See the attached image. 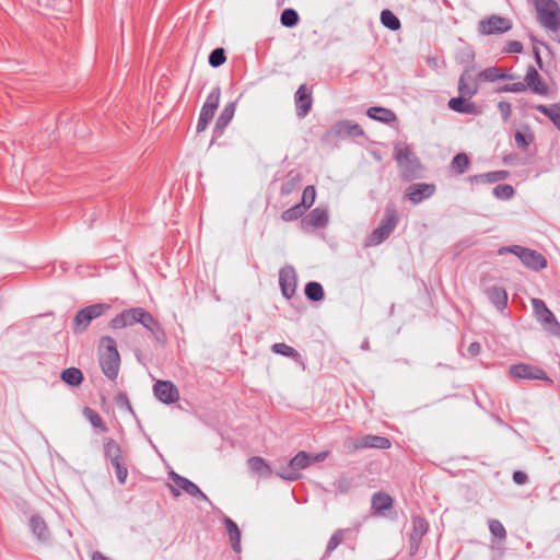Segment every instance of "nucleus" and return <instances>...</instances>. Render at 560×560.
<instances>
[{
	"label": "nucleus",
	"mask_w": 560,
	"mask_h": 560,
	"mask_svg": "<svg viewBox=\"0 0 560 560\" xmlns=\"http://www.w3.org/2000/svg\"><path fill=\"white\" fill-rule=\"evenodd\" d=\"M394 159L398 165L400 176L410 182L422 175V165L406 142L399 141L394 145Z\"/></svg>",
	"instance_id": "1"
},
{
	"label": "nucleus",
	"mask_w": 560,
	"mask_h": 560,
	"mask_svg": "<svg viewBox=\"0 0 560 560\" xmlns=\"http://www.w3.org/2000/svg\"><path fill=\"white\" fill-rule=\"evenodd\" d=\"M100 364L103 373L112 381L118 376L120 357L114 338L106 336L101 339Z\"/></svg>",
	"instance_id": "2"
},
{
	"label": "nucleus",
	"mask_w": 560,
	"mask_h": 560,
	"mask_svg": "<svg viewBox=\"0 0 560 560\" xmlns=\"http://www.w3.org/2000/svg\"><path fill=\"white\" fill-rule=\"evenodd\" d=\"M399 221V215L395 205H387L380 225L366 237V246H377L382 244L394 232Z\"/></svg>",
	"instance_id": "3"
},
{
	"label": "nucleus",
	"mask_w": 560,
	"mask_h": 560,
	"mask_svg": "<svg viewBox=\"0 0 560 560\" xmlns=\"http://www.w3.org/2000/svg\"><path fill=\"white\" fill-rule=\"evenodd\" d=\"M505 253L514 254L525 267L532 270L538 271L547 267L546 257L535 249L521 245H512L499 249L500 255Z\"/></svg>",
	"instance_id": "4"
},
{
	"label": "nucleus",
	"mask_w": 560,
	"mask_h": 560,
	"mask_svg": "<svg viewBox=\"0 0 560 560\" xmlns=\"http://www.w3.org/2000/svg\"><path fill=\"white\" fill-rule=\"evenodd\" d=\"M535 7L540 24L552 32L560 28V7L555 0H536Z\"/></svg>",
	"instance_id": "5"
},
{
	"label": "nucleus",
	"mask_w": 560,
	"mask_h": 560,
	"mask_svg": "<svg viewBox=\"0 0 560 560\" xmlns=\"http://www.w3.org/2000/svg\"><path fill=\"white\" fill-rule=\"evenodd\" d=\"M110 310L107 303H96L81 308L77 312L72 323L74 334H82L86 330L93 319H96Z\"/></svg>",
	"instance_id": "6"
},
{
	"label": "nucleus",
	"mask_w": 560,
	"mask_h": 560,
	"mask_svg": "<svg viewBox=\"0 0 560 560\" xmlns=\"http://www.w3.org/2000/svg\"><path fill=\"white\" fill-rule=\"evenodd\" d=\"M310 466L311 454L306 453L305 451H301L290 459L285 467L277 470L276 475L283 480L295 481L302 476L300 470L306 469Z\"/></svg>",
	"instance_id": "7"
},
{
	"label": "nucleus",
	"mask_w": 560,
	"mask_h": 560,
	"mask_svg": "<svg viewBox=\"0 0 560 560\" xmlns=\"http://www.w3.org/2000/svg\"><path fill=\"white\" fill-rule=\"evenodd\" d=\"M220 96L221 90L219 86H215L207 96L206 102L201 107L196 127L198 133L205 131L213 119L214 113L220 103Z\"/></svg>",
	"instance_id": "8"
},
{
	"label": "nucleus",
	"mask_w": 560,
	"mask_h": 560,
	"mask_svg": "<svg viewBox=\"0 0 560 560\" xmlns=\"http://www.w3.org/2000/svg\"><path fill=\"white\" fill-rule=\"evenodd\" d=\"M512 21L497 14H492L478 23V32L481 35H502L512 30Z\"/></svg>",
	"instance_id": "9"
},
{
	"label": "nucleus",
	"mask_w": 560,
	"mask_h": 560,
	"mask_svg": "<svg viewBox=\"0 0 560 560\" xmlns=\"http://www.w3.org/2000/svg\"><path fill=\"white\" fill-rule=\"evenodd\" d=\"M533 310L537 319L541 323L544 328L555 336L560 335V324L557 322L553 313L547 307L545 302L539 299H533Z\"/></svg>",
	"instance_id": "10"
},
{
	"label": "nucleus",
	"mask_w": 560,
	"mask_h": 560,
	"mask_svg": "<svg viewBox=\"0 0 560 560\" xmlns=\"http://www.w3.org/2000/svg\"><path fill=\"white\" fill-rule=\"evenodd\" d=\"M170 478L175 483V487L170 486L171 492L174 497L180 495V489L191 497H199L207 502L210 501L209 498L199 489V487L189 479L176 474L175 471L170 474Z\"/></svg>",
	"instance_id": "11"
},
{
	"label": "nucleus",
	"mask_w": 560,
	"mask_h": 560,
	"mask_svg": "<svg viewBox=\"0 0 560 560\" xmlns=\"http://www.w3.org/2000/svg\"><path fill=\"white\" fill-rule=\"evenodd\" d=\"M510 373L515 378L541 380L551 382L546 372L537 366L525 363L514 364L510 368Z\"/></svg>",
	"instance_id": "12"
},
{
	"label": "nucleus",
	"mask_w": 560,
	"mask_h": 560,
	"mask_svg": "<svg viewBox=\"0 0 560 560\" xmlns=\"http://www.w3.org/2000/svg\"><path fill=\"white\" fill-rule=\"evenodd\" d=\"M153 392L155 397L166 405L179 399L178 388L171 381H158L153 386Z\"/></svg>",
	"instance_id": "13"
},
{
	"label": "nucleus",
	"mask_w": 560,
	"mask_h": 560,
	"mask_svg": "<svg viewBox=\"0 0 560 560\" xmlns=\"http://www.w3.org/2000/svg\"><path fill=\"white\" fill-rule=\"evenodd\" d=\"M435 185L428 183H416L411 184L406 189V197L415 205L422 202L423 200L432 197L435 192Z\"/></svg>",
	"instance_id": "14"
},
{
	"label": "nucleus",
	"mask_w": 560,
	"mask_h": 560,
	"mask_svg": "<svg viewBox=\"0 0 560 560\" xmlns=\"http://www.w3.org/2000/svg\"><path fill=\"white\" fill-rule=\"evenodd\" d=\"M279 284L285 299H291L296 290V273L293 267L287 266L279 271Z\"/></svg>",
	"instance_id": "15"
},
{
	"label": "nucleus",
	"mask_w": 560,
	"mask_h": 560,
	"mask_svg": "<svg viewBox=\"0 0 560 560\" xmlns=\"http://www.w3.org/2000/svg\"><path fill=\"white\" fill-rule=\"evenodd\" d=\"M138 319L139 324L149 330L158 342H164L165 331L162 325L152 316L150 312L141 307L140 316Z\"/></svg>",
	"instance_id": "16"
},
{
	"label": "nucleus",
	"mask_w": 560,
	"mask_h": 560,
	"mask_svg": "<svg viewBox=\"0 0 560 560\" xmlns=\"http://www.w3.org/2000/svg\"><path fill=\"white\" fill-rule=\"evenodd\" d=\"M392 445L389 439L380 435L368 434L352 441L353 450L377 448L387 450Z\"/></svg>",
	"instance_id": "17"
},
{
	"label": "nucleus",
	"mask_w": 560,
	"mask_h": 560,
	"mask_svg": "<svg viewBox=\"0 0 560 560\" xmlns=\"http://www.w3.org/2000/svg\"><path fill=\"white\" fill-rule=\"evenodd\" d=\"M140 310L141 307L124 310L109 322V327L116 330L139 324Z\"/></svg>",
	"instance_id": "18"
},
{
	"label": "nucleus",
	"mask_w": 560,
	"mask_h": 560,
	"mask_svg": "<svg viewBox=\"0 0 560 560\" xmlns=\"http://www.w3.org/2000/svg\"><path fill=\"white\" fill-rule=\"evenodd\" d=\"M296 115L304 118L312 109L313 97L305 84L299 86L294 95Z\"/></svg>",
	"instance_id": "19"
},
{
	"label": "nucleus",
	"mask_w": 560,
	"mask_h": 560,
	"mask_svg": "<svg viewBox=\"0 0 560 560\" xmlns=\"http://www.w3.org/2000/svg\"><path fill=\"white\" fill-rule=\"evenodd\" d=\"M524 83L526 85V89H529L535 94L547 95L549 92L547 84L542 81L540 74L533 66H529L527 68L524 78Z\"/></svg>",
	"instance_id": "20"
},
{
	"label": "nucleus",
	"mask_w": 560,
	"mask_h": 560,
	"mask_svg": "<svg viewBox=\"0 0 560 560\" xmlns=\"http://www.w3.org/2000/svg\"><path fill=\"white\" fill-rule=\"evenodd\" d=\"M328 223V212L322 208H315L312 210L304 219L301 221V225L303 230L313 229H323Z\"/></svg>",
	"instance_id": "21"
},
{
	"label": "nucleus",
	"mask_w": 560,
	"mask_h": 560,
	"mask_svg": "<svg viewBox=\"0 0 560 560\" xmlns=\"http://www.w3.org/2000/svg\"><path fill=\"white\" fill-rule=\"evenodd\" d=\"M331 132L337 138L360 137L363 135V129L357 122L341 120L332 126Z\"/></svg>",
	"instance_id": "22"
},
{
	"label": "nucleus",
	"mask_w": 560,
	"mask_h": 560,
	"mask_svg": "<svg viewBox=\"0 0 560 560\" xmlns=\"http://www.w3.org/2000/svg\"><path fill=\"white\" fill-rule=\"evenodd\" d=\"M448 107L460 114L477 115L479 114L478 107L474 102L468 101L467 96L452 97L448 101Z\"/></svg>",
	"instance_id": "23"
},
{
	"label": "nucleus",
	"mask_w": 560,
	"mask_h": 560,
	"mask_svg": "<svg viewBox=\"0 0 560 560\" xmlns=\"http://www.w3.org/2000/svg\"><path fill=\"white\" fill-rule=\"evenodd\" d=\"M458 92L462 96L471 98L478 93V83L468 70H465L458 80Z\"/></svg>",
	"instance_id": "24"
},
{
	"label": "nucleus",
	"mask_w": 560,
	"mask_h": 560,
	"mask_svg": "<svg viewBox=\"0 0 560 560\" xmlns=\"http://www.w3.org/2000/svg\"><path fill=\"white\" fill-rule=\"evenodd\" d=\"M235 108H236V105L234 102H231L224 106L223 110L221 112L220 116L218 117V119L215 121V126L213 129L214 136H217V137L222 136V133L224 132V129L228 127V125L233 119V116L235 114Z\"/></svg>",
	"instance_id": "25"
},
{
	"label": "nucleus",
	"mask_w": 560,
	"mask_h": 560,
	"mask_svg": "<svg viewBox=\"0 0 560 560\" xmlns=\"http://www.w3.org/2000/svg\"><path fill=\"white\" fill-rule=\"evenodd\" d=\"M222 523L225 526L232 549L237 553L241 552V530L237 524L226 515L222 517Z\"/></svg>",
	"instance_id": "26"
},
{
	"label": "nucleus",
	"mask_w": 560,
	"mask_h": 560,
	"mask_svg": "<svg viewBox=\"0 0 560 560\" xmlns=\"http://www.w3.org/2000/svg\"><path fill=\"white\" fill-rule=\"evenodd\" d=\"M477 79L487 82H494L498 80H513L514 77L498 67H489L480 71Z\"/></svg>",
	"instance_id": "27"
},
{
	"label": "nucleus",
	"mask_w": 560,
	"mask_h": 560,
	"mask_svg": "<svg viewBox=\"0 0 560 560\" xmlns=\"http://www.w3.org/2000/svg\"><path fill=\"white\" fill-rule=\"evenodd\" d=\"M488 299L490 302L498 308L503 310L508 305V293L501 287H490L486 291Z\"/></svg>",
	"instance_id": "28"
},
{
	"label": "nucleus",
	"mask_w": 560,
	"mask_h": 560,
	"mask_svg": "<svg viewBox=\"0 0 560 560\" xmlns=\"http://www.w3.org/2000/svg\"><path fill=\"white\" fill-rule=\"evenodd\" d=\"M371 505L374 514H383L384 511L389 510L393 505V499L385 492H376L373 494Z\"/></svg>",
	"instance_id": "29"
},
{
	"label": "nucleus",
	"mask_w": 560,
	"mask_h": 560,
	"mask_svg": "<svg viewBox=\"0 0 560 560\" xmlns=\"http://www.w3.org/2000/svg\"><path fill=\"white\" fill-rule=\"evenodd\" d=\"M249 469L265 478H268L271 476L272 470L269 464L260 456H253L247 462Z\"/></svg>",
	"instance_id": "30"
},
{
	"label": "nucleus",
	"mask_w": 560,
	"mask_h": 560,
	"mask_svg": "<svg viewBox=\"0 0 560 560\" xmlns=\"http://www.w3.org/2000/svg\"><path fill=\"white\" fill-rule=\"evenodd\" d=\"M537 112L547 116L552 124L560 130V102L551 105H536L534 107Z\"/></svg>",
	"instance_id": "31"
},
{
	"label": "nucleus",
	"mask_w": 560,
	"mask_h": 560,
	"mask_svg": "<svg viewBox=\"0 0 560 560\" xmlns=\"http://www.w3.org/2000/svg\"><path fill=\"white\" fill-rule=\"evenodd\" d=\"M104 455L112 464L121 462V448L114 439H104Z\"/></svg>",
	"instance_id": "32"
},
{
	"label": "nucleus",
	"mask_w": 560,
	"mask_h": 560,
	"mask_svg": "<svg viewBox=\"0 0 560 560\" xmlns=\"http://www.w3.org/2000/svg\"><path fill=\"white\" fill-rule=\"evenodd\" d=\"M30 526H31L33 534L39 540H47L49 538V530L46 525V522L39 515H33L30 518Z\"/></svg>",
	"instance_id": "33"
},
{
	"label": "nucleus",
	"mask_w": 560,
	"mask_h": 560,
	"mask_svg": "<svg viewBox=\"0 0 560 560\" xmlns=\"http://www.w3.org/2000/svg\"><path fill=\"white\" fill-rule=\"evenodd\" d=\"M366 114L370 118L382 122H392L396 120L395 113L385 107L372 106L368 109Z\"/></svg>",
	"instance_id": "34"
},
{
	"label": "nucleus",
	"mask_w": 560,
	"mask_h": 560,
	"mask_svg": "<svg viewBox=\"0 0 560 560\" xmlns=\"http://www.w3.org/2000/svg\"><path fill=\"white\" fill-rule=\"evenodd\" d=\"M350 533L349 528H340L337 529L328 540L324 559L328 558L330 553L346 539L347 535Z\"/></svg>",
	"instance_id": "35"
},
{
	"label": "nucleus",
	"mask_w": 560,
	"mask_h": 560,
	"mask_svg": "<svg viewBox=\"0 0 560 560\" xmlns=\"http://www.w3.org/2000/svg\"><path fill=\"white\" fill-rule=\"evenodd\" d=\"M429 524L425 518L421 516L412 517V530L409 539L422 540L423 536L428 533Z\"/></svg>",
	"instance_id": "36"
},
{
	"label": "nucleus",
	"mask_w": 560,
	"mask_h": 560,
	"mask_svg": "<svg viewBox=\"0 0 560 560\" xmlns=\"http://www.w3.org/2000/svg\"><path fill=\"white\" fill-rule=\"evenodd\" d=\"M61 380L70 386H78L83 381V374L77 368H68L61 372Z\"/></svg>",
	"instance_id": "37"
},
{
	"label": "nucleus",
	"mask_w": 560,
	"mask_h": 560,
	"mask_svg": "<svg viewBox=\"0 0 560 560\" xmlns=\"http://www.w3.org/2000/svg\"><path fill=\"white\" fill-rule=\"evenodd\" d=\"M304 293L310 301L318 302L324 299V289L319 282L311 281L306 283Z\"/></svg>",
	"instance_id": "38"
},
{
	"label": "nucleus",
	"mask_w": 560,
	"mask_h": 560,
	"mask_svg": "<svg viewBox=\"0 0 560 560\" xmlns=\"http://www.w3.org/2000/svg\"><path fill=\"white\" fill-rule=\"evenodd\" d=\"M380 20L381 23L390 31H398L401 27L399 19L390 10H383Z\"/></svg>",
	"instance_id": "39"
},
{
	"label": "nucleus",
	"mask_w": 560,
	"mask_h": 560,
	"mask_svg": "<svg viewBox=\"0 0 560 560\" xmlns=\"http://www.w3.org/2000/svg\"><path fill=\"white\" fill-rule=\"evenodd\" d=\"M271 350H272V352H275L277 354H281V355L291 358L295 361H299L301 359L300 353L293 347H291L287 343H283V342H278V343L272 345Z\"/></svg>",
	"instance_id": "40"
},
{
	"label": "nucleus",
	"mask_w": 560,
	"mask_h": 560,
	"mask_svg": "<svg viewBox=\"0 0 560 560\" xmlns=\"http://www.w3.org/2000/svg\"><path fill=\"white\" fill-rule=\"evenodd\" d=\"M353 478L346 475H341L332 483L335 491L340 494L348 493L353 488Z\"/></svg>",
	"instance_id": "41"
},
{
	"label": "nucleus",
	"mask_w": 560,
	"mask_h": 560,
	"mask_svg": "<svg viewBox=\"0 0 560 560\" xmlns=\"http://www.w3.org/2000/svg\"><path fill=\"white\" fill-rule=\"evenodd\" d=\"M304 212H305V207L298 203V205L284 210L281 213V219L284 222H292V221L301 218L304 214Z\"/></svg>",
	"instance_id": "42"
},
{
	"label": "nucleus",
	"mask_w": 560,
	"mask_h": 560,
	"mask_svg": "<svg viewBox=\"0 0 560 560\" xmlns=\"http://www.w3.org/2000/svg\"><path fill=\"white\" fill-rule=\"evenodd\" d=\"M492 194L498 199L509 200L514 196L515 190L513 186L509 184H500L493 188Z\"/></svg>",
	"instance_id": "43"
},
{
	"label": "nucleus",
	"mask_w": 560,
	"mask_h": 560,
	"mask_svg": "<svg viewBox=\"0 0 560 560\" xmlns=\"http://www.w3.org/2000/svg\"><path fill=\"white\" fill-rule=\"evenodd\" d=\"M280 22L285 27H293L299 22V14L294 9H284L281 13Z\"/></svg>",
	"instance_id": "44"
},
{
	"label": "nucleus",
	"mask_w": 560,
	"mask_h": 560,
	"mask_svg": "<svg viewBox=\"0 0 560 560\" xmlns=\"http://www.w3.org/2000/svg\"><path fill=\"white\" fill-rule=\"evenodd\" d=\"M83 413L94 428L101 429L103 432L107 431L102 417L96 411L86 407Z\"/></svg>",
	"instance_id": "45"
},
{
	"label": "nucleus",
	"mask_w": 560,
	"mask_h": 560,
	"mask_svg": "<svg viewBox=\"0 0 560 560\" xmlns=\"http://www.w3.org/2000/svg\"><path fill=\"white\" fill-rule=\"evenodd\" d=\"M469 165V159L465 153H457L452 161V167L458 173L464 174Z\"/></svg>",
	"instance_id": "46"
},
{
	"label": "nucleus",
	"mask_w": 560,
	"mask_h": 560,
	"mask_svg": "<svg viewBox=\"0 0 560 560\" xmlns=\"http://www.w3.org/2000/svg\"><path fill=\"white\" fill-rule=\"evenodd\" d=\"M226 60L225 50L221 47L213 49L209 55V65L213 68L222 66Z\"/></svg>",
	"instance_id": "47"
},
{
	"label": "nucleus",
	"mask_w": 560,
	"mask_h": 560,
	"mask_svg": "<svg viewBox=\"0 0 560 560\" xmlns=\"http://www.w3.org/2000/svg\"><path fill=\"white\" fill-rule=\"evenodd\" d=\"M489 530L494 537H498L501 540L506 538V530L502 523L498 520L489 521Z\"/></svg>",
	"instance_id": "48"
},
{
	"label": "nucleus",
	"mask_w": 560,
	"mask_h": 560,
	"mask_svg": "<svg viewBox=\"0 0 560 560\" xmlns=\"http://www.w3.org/2000/svg\"><path fill=\"white\" fill-rule=\"evenodd\" d=\"M316 191L314 186H307L302 194L301 206L305 207V210L308 209L315 201Z\"/></svg>",
	"instance_id": "49"
},
{
	"label": "nucleus",
	"mask_w": 560,
	"mask_h": 560,
	"mask_svg": "<svg viewBox=\"0 0 560 560\" xmlns=\"http://www.w3.org/2000/svg\"><path fill=\"white\" fill-rule=\"evenodd\" d=\"M526 90V85L524 82L516 83H508L500 88H498L497 92L499 93H521Z\"/></svg>",
	"instance_id": "50"
},
{
	"label": "nucleus",
	"mask_w": 560,
	"mask_h": 560,
	"mask_svg": "<svg viewBox=\"0 0 560 560\" xmlns=\"http://www.w3.org/2000/svg\"><path fill=\"white\" fill-rule=\"evenodd\" d=\"M115 467L116 470V477L120 483H125L126 479L128 477V470L127 468L121 464V462L113 463L112 464Z\"/></svg>",
	"instance_id": "51"
},
{
	"label": "nucleus",
	"mask_w": 560,
	"mask_h": 560,
	"mask_svg": "<svg viewBox=\"0 0 560 560\" xmlns=\"http://www.w3.org/2000/svg\"><path fill=\"white\" fill-rule=\"evenodd\" d=\"M498 109L502 116V119L504 121H508L511 117V114H512V106L509 102L506 101H501L499 102L498 104Z\"/></svg>",
	"instance_id": "52"
},
{
	"label": "nucleus",
	"mask_w": 560,
	"mask_h": 560,
	"mask_svg": "<svg viewBox=\"0 0 560 560\" xmlns=\"http://www.w3.org/2000/svg\"><path fill=\"white\" fill-rule=\"evenodd\" d=\"M506 54H521L523 51V44L518 40H510L504 47Z\"/></svg>",
	"instance_id": "53"
},
{
	"label": "nucleus",
	"mask_w": 560,
	"mask_h": 560,
	"mask_svg": "<svg viewBox=\"0 0 560 560\" xmlns=\"http://www.w3.org/2000/svg\"><path fill=\"white\" fill-rule=\"evenodd\" d=\"M491 175H492V172L474 175L470 177V180L476 182V183H495L494 178Z\"/></svg>",
	"instance_id": "54"
},
{
	"label": "nucleus",
	"mask_w": 560,
	"mask_h": 560,
	"mask_svg": "<svg viewBox=\"0 0 560 560\" xmlns=\"http://www.w3.org/2000/svg\"><path fill=\"white\" fill-rule=\"evenodd\" d=\"M513 481L516 485H525L528 481V476L521 470H516L513 472Z\"/></svg>",
	"instance_id": "55"
},
{
	"label": "nucleus",
	"mask_w": 560,
	"mask_h": 560,
	"mask_svg": "<svg viewBox=\"0 0 560 560\" xmlns=\"http://www.w3.org/2000/svg\"><path fill=\"white\" fill-rule=\"evenodd\" d=\"M328 455H329L328 451L320 452V453H317V454H314V455L311 454V465L313 463L324 462L328 457Z\"/></svg>",
	"instance_id": "56"
},
{
	"label": "nucleus",
	"mask_w": 560,
	"mask_h": 560,
	"mask_svg": "<svg viewBox=\"0 0 560 560\" xmlns=\"http://www.w3.org/2000/svg\"><path fill=\"white\" fill-rule=\"evenodd\" d=\"M480 350H481V346L479 342H471L468 348H467V352L470 357H476L480 353Z\"/></svg>",
	"instance_id": "57"
},
{
	"label": "nucleus",
	"mask_w": 560,
	"mask_h": 560,
	"mask_svg": "<svg viewBox=\"0 0 560 560\" xmlns=\"http://www.w3.org/2000/svg\"><path fill=\"white\" fill-rule=\"evenodd\" d=\"M515 138V142L517 143V145L522 147V148H526L528 145V141L525 137L524 133H522L521 131H517L514 136Z\"/></svg>",
	"instance_id": "58"
},
{
	"label": "nucleus",
	"mask_w": 560,
	"mask_h": 560,
	"mask_svg": "<svg viewBox=\"0 0 560 560\" xmlns=\"http://www.w3.org/2000/svg\"><path fill=\"white\" fill-rule=\"evenodd\" d=\"M421 540L409 539V555L415 556L419 551Z\"/></svg>",
	"instance_id": "59"
},
{
	"label": "nucleus",
	"mask_w": 560,
	"mask_h": 560,
	"mask_svg": "<svg viewBox=\"0 0 560 560\" xmlns=\"http://www.w3.org/2000/svg\"><path fill=\"white\" fill-rule=\"evenodd\" d=\"M509 173L506 171H493L492 177L494 178V182H501L504 180L508 177Z\"/></svg>",
	"instance_id": "60"
},
{
	"label": "nucleus",
	"mask_w": 560,
	"mask_h": 560,
	"mask_svg": "<svg viewBox=\"0 0 560 560\" xmlns=\"http://www.w3.org/2000/svg\"><path fill=\"white\" fill-rule=\"evenodd\" d=\"M294 186H295L294 180H290V182L285 183L284 185H282L281 192L283 195H289L293 190Z\"/></svg>",
	"instance_id": "61"
},
{
	"label": "nucleus",
	"mask_w": 560,
	"mask_h": 560,
	"mask_svg": "<svg viewBox=\"0 0 560 560\" xmlns=\"http://www.w3.org/2000/svg\"><path fill=\"white\" fill-rule=\"evenodd\" d=\"M92 560H109L107 557H105L102 552L95 551L92 555Z\"/></svg>",
	"instance_id": "62"
},
{
	"label": "nucleus",
	"mask_w": 560,
	"mask_h": 560,
	"mask_svg": "<svg viewBox=\"0 0 560 560\" xmlns=\"http://www.w3.org/2000/svg\"><path fill=\"white\" fill-rule=\"evenodd\" d=\"M534 55H535L536 62L538 63L539 67H541L542 61H541V57H540L538 49L534 48Z\"/></svg>",
	"instance_id": "63"
},
{
	"label": "nucleus",
	"mask_w": 560,
	"mask_h": 560,
	"mask_svg": "<svg viewBox=\"0 0 560 560\" xmlns=\"http://www.w3.org/2000/svg\"><path fill=\"white\" fill-rule=\"evenodd\" d=\"M361 349L364 350V351H368L370 350V342H369V339H364L361 343Z\"/></svg>",
	"instance_id": "64"
}]
</instances>
